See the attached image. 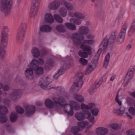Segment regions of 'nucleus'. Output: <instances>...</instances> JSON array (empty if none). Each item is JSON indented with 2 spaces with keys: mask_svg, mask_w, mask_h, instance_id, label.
<instances>
[{
  "mask_svg": "<svg viewBox=\"0 0 135 135\" xmlns=\"http://www.w3.org/2000/svg\"><path fill=\"white\" fill-rule=\"evenodd\" d=\"M59 13L61 17H66L67 14V10L64 7L60 8L59 9Z\"/></svg>",
  "mask_w": 135,
  "mask_h": 135,
  "instance_id": "473e14b6",
  "label": "nucleus"
},
{
  "mask_svg": "<svg viewBox=\"0 0 135 135\" xmlns=\"http://www.w3.org/2000/svg\"><path fill=\"white\" fill-rule=\"evenodd\" d=\"M99 111V109L97 108H95L92 110L91 112L93 115L97 116L98 115Z\"/></svg>",
  "mask_w": 135,
  "mask_h": 135,
  "instance_id": "3c124183",
  "label": "nucleus"
},
{
  "mask_svg": "<svg viewBox=\"0 0 135 135\" xmlns=\"http://www.w3.org/2000/svg\"><path fill=\"white\" fill-rule=\"evenodd\" d=\"M25 115L27 116L30 117L35 113L36 109L35 106L33 105H28L25 108Z\"/></svg>",
  "mask_w": 135,
  "mask_h": 135,
  "instance_id": "4468645a",
  "label": "nucleus"
},
{
  "mask_svg": "<svg viewBox=\"0 0 135 135\" xmlns=\"http://www.w3.org/2000/svg\"><path fill=\"white\" fill-rule=\"evenodd\" d=\"M10 101L8 99H5L3 100V103L4 104H8L10 103Z\"/></svg>",
  "mask_w": 135,
  "mask_h": 135,
  "instance_id": "0e129e2a",
  "label": "nucleus"
},
{
  "mask_svg": "<svg viewBox=\"0 0 135 135\" xmlns=\"http://www.w3.org/2000/svg\"><path fill=\"white\" fill-rule=\"evenodd\" d=\"M135 31V19H134L133 22L131 25L128 31L129 35H131Z\"/></svg>",
  "mask_w": 135,
  "mask_h": 135,
  "instance_id": "72a5a7b5",
  "label": "nucleus"
},
{
  "mask_svg": "<svg viewBox=\"0 0 135 135\" xmlns=\"http://www.w3.org/2000/svg\"><path fill=\"white\" fill-rule=\"evenodd\" d=\"M27 27V24L25 23H22L19 27L18 29H21L24 30H26V29Z\"/></svg>",
  "mask_w": 135,
  "mask_h": 135,
  "instance_id": "5fc2aeb1",
  "label": "nucleus"
},
{
  "mask_svg": "<svg viewBox=\"0 0 135 135\" xmlns=\"http://www.w3.org/2000/svg\"><path fill=\"white\" fill-rule=\"evenodd\" d=\"M110 56V54L109 53H107L105 56L104 61H109Z\"/></svg>",
  "mask_w": 135,
  "mask_h": 135,
  "instance_id": "052dcab7",
  "label": "nucleus"
},
{
  "mask_svg": "<svg viewBox=\"0 0 135 135\" xmlns=\"http://www.w3.org/2000/svg\"><path fill=\"white\" fill-rule=\"evenodd\" d=\"M40 0H32L31 8L30 15L33 16L36 15L39 8Z\"/></svg>",
  "mask_w": 135,
  "mask_h": 135,
  "instance_id": "9b49d317",
  "label": "nucleus"
},
{
  "mask_svg": "<svg viewBox=\"0 0 135 135\" xmlns=\"http://www.w3.org/2000/svg\"><path fill=\"white\" fill-rule=\"evenodd\" d=\"M0 122L4 123L6 122L7 120V116L5 115L7 112V109L5 107L1 106L0 107Z\"/></svg>",
  "mask_w": 135,
  "mask_h": 135,
  "instance_id": "f8f14e48",
  "label": "nucleus"
},
{
  "mask_svg": "<svg viewBox=\"0 0 135 135\" xmlns=\"http://www.w3.org/2000/svg\"><path fill=\"white\" fill-rule=\"evenodd\" d=\"M79 33H76L73 34L72 36V39L74 43L76 44H79L81 40L79 39L80 35Z\"/></svg>",
  "mask_w": 135,
  "mask_h": 135,
  "instance_id": "5701e85b",
  "label": "nucleus"
},
{
  "mask_svg": "<svg viewBox=\"0 0 135 135\" xmlns=\"http://www.w3.org/2000/svg\"><path fill=\"white\" fill-rule=\"evenodd\" d=\"M52 81L49 77L46 76L40 79L38 85L43 89L47 90L49 89L47 88L48 85Z\"/></svg>",
  "mask_w": 135,
  "mask_h": 135,
  "instance_id": "9d476101",
  "label": "nucleus"
},
{
  "mask_svg": "<svg viewBox=\"0 0 135 135\" xmlns=\"http://www.w3.org/2000/svg\"><path fill=\"white\" fill-rule=\"evenodd\" d=\"M97 57H95L94 59L95 60H94L91 62L89 64L86 68V74H89L93 71L96 68V64L97 62V61L98 60L96 59Z\"/></svg>",
  "mask_w": 135,
  "mask_h": 135,
  "instance_id": "dca6fc26",
  "label": "nucleus"
},
{
  "mask_svg": "<svg viewBox=\"0 0 135 135\" xmlns=\"http://www.w3.org/2000/svg\"><path fill=\"white\" fill-rule=\"evenodd\" d=\"M109 62L108 61H104L103 65V66L104 67L106 68L107 67L108 64Z\"/></svg>",
  "mask_w": 135,
  "mask_h": 135,
  "instance_id": "69168bd1",
  "label": "nucleus"
},
{
  "mask_svg": "<svg viewBox=\"0 0 135 135\" xmlns=\"http://www.w3.org/2000/svg\"><path fill=\"white\" fill-rule=\"evenodd\" d=\"M8 34L6 32L4 31H2L1 35V44H3L4 45H7L8 42Z\"/></svg>",
  "mask_w": 135,
  "mask_h": 135,
  "instance_id": "f3484780",
  "label": "nucleus"
},
{
  "mask_svg": "<svg viewBox=\"0 0 135 135\" xmlns=\"http://www.w3.org/2000/svg\"><path fill=\"white\" fill-rule=\"evenodd\" d=\"M84 37L82 38V40H83V43L84 44H82L80 47L81 49L88 52L89 54H90L92 50L91 47L90 46L85 44H87L90 45H92L94 43L95 40H84Z\"/></svg>",
  "mask_w": 135,
  "mask_h": 135,
  "instance_id": "423d86ee",
  "label": "nucleus"
},
{
  "mask_svg": "<svg viewBox=\"0 0 135 135\" xmlns=\"http://www.w3.org/2000/svg\"><path fill=\"white\" fill-rule=\"evenodd\" d=\"M31 53L32 56L35 57L37 58L40 54V51L39 49L36 47L32 49Z\"/></svg>",
  "mask_w": 135,
  "mask_h": 135,
  "instance_id": "cd10ccee",
  "label": "nucleus"
},
{
  "mask_svg": "<svg viewBox=\"0 0 135 135\" xmlns=\"http://www.w3.org/2000/svg\"><path fill=\"white\" fill-rule=\"evenodd\" d=\"M109 42L108 38L105 37L104 38L100 45V48L99 49L95 55V57H97V60L98 59L102 49H105L108 47V46L109 44Z\"/></svg>",
  "mask_w": 135,
  "mask_h": 135,
  "instance_id": "1a4fd4ad",
  "label": "nucleus"
},
{
  "mask_svg": "<svg viewBox=\"0 0 135 135\" xmlns=\"http://www.w3.org/2000/svg\"><path fill=\"white\" fill-rule=\"evenodd\" d=\"M61 3L63 4L67 10L71 11L73 9L74 7L73 4L71 3L68 2L63 1L61 2Z\"/></svg>",
  "mask_w": 135,
  "mask_h": 135,
  "instance_id": "a878e982",
  "label": "nucleus"
},
{
  "mask_svg": "<svg viewBox=\"0 0 135 135\" xmlns=\"http://www.w3.org/2000/svg\"><path fill=\"white\" fill-rule=\"evenodd\" d=\"M85 117L88 119L92 124L94 123V117L91 115L90 113L88 111L84 110L80 112H77L75 114V118L79 121L84 120Z\"/></svg>",
  "mask_w": 135,
  "mask_h": 135,
  "instance_id": "f257e3e1",
  "label": "nucleus"
},
{
  "mask_svg": "<svg viewBox=\"0 0 135 135\" xmlns=\"http://www.w3.org/2000/svg\"><path fill=\"white\" fill-rule=\"evenodd\" d=\"M84 51V50H80L79 51L78 54L80 56L84 58H86L88 57V54H89Z\"/></svg>",
  "mask_w": 135,
  "mask_h": 135,
  "instance_id": "37998d69",
  "label": "nucleus"
},
{
  "mask_svg": "<svg viewBox=\"0 0 135 135\" xmlns=\"http://www.w3.org/2000/svg\"><path fill=\"white\" fill-rule=\"evenodd\" d=\"M88 110H90L91 109L94 108L95 106V104L93 103H89L88 105Z\"/></svg>",
  "mask_w": 135,
  "mask_h": 135,
  "instance_id": "4d7b16f0",
  "label": "nucleus"
},
{
  "mask_svg": "<svg viewBox=\"0 0 135 135\" xmlns=\"http://www.w3.org/2000/svg\"><path fill=\"white\" fill-rule=\"evenodd\" d=\"M118 93L115 98L116 102L117 103L118 106L117 108L114 109V113L118 115H122L125 113L126 108L122 104L121 101L118 99Z\"/></svg>",
  "mask_w": 135,
  "mask_h": 135,
  "instance_id": "6e6552de",
  "label": "nucleus"
},
{
  "mask_svg": "<svg viewBox=\"0 0 135 135\" xmlns=\"http://www.w3.org/2000/svg\"><path fill=\"white\" fill-rule=\"evenodd\" d=\"M39 64V63L40 65H43L44 63V61L43 60L41 59H38Z\"/></svg>",
  "mask_w": 135,
  "mask_h": 135,
  "instance_id": "338daca9",
  "label": "nucleus"
},
{
  "mask_svg": "<svg viewBox=\"0 0 135 135\" xmlns=\"http://www.w3.org/2000/svg\"><path fill=\"white\" fill-rule=\"evenodd\" d=\"M86 38L88 39H90V40H94L93 39L95 37L94 35L91 34H89L87 35L86 36Z\"/></svg>",
  "mask_w": 135,
  "mask_h": 135,
  "instance_id": "6e6d98bb",
  "label": "nucleus"
},
{
  "mask_svg": "<svg viewBox=\"0 0 135 135\" xmlns=\"http://www.w3.org/2000/svg\"><path fill=\"white\" fill-rule=\"evenodd\" d=\"M13 0H0V10L6 15L10 11L11 5Z\"/></svg>",
  "mask_w": 135,
  "mask_h": 135,
  "instance_id": "f03ea898",
  "label": "nucleus"
},
{
  "mask_svg": "<svg viewBox=\"0 0 135 135\" xmlns=\"http://www.w3.org/2000/svg\"><path fill=\"white\" fill-rule=\"evenodd\" d=\"M53 63L52 61V60L50 59L47 61L46 62V65H48L49 66H51Z\"/></svg>",
  "mask_w": 135,
  "mask_h": 135,
  "instance_id": "e2e57ef3",
  "label": "nucleus"
},
{
  "mask_svg": "<svg viewBox=\"0 0 135 135\" xmlns=\"http://www.w3.org/2000/svg\"><path fill=\"white\" fill-rule=\"evenodd\" d=\"M26 33V30H24L21 28H18L17 34L16 39L18 43L20 44L23 41Z\"/></svg>",
  "mask_w": 135,
  "mask_h": 135,
  "instance_id": "ddd939ff",
  "label": "nucleus"
},
{
  "mask_svg": "<svg viewBox=\"0 0 135 135\" xmlns=\"http://www.w3.org/2000/svg\"><path fill=\"white\" fill-rule=\"evenodd\" d=\"M128 26V25L127 23L123 25L120 32L116 37V40L119 44H121L124 41L126 33Z\"/></svg>",
  "mask_w": 135,
  "mask_h": 135,
  "instance_id": "0eeeda50",
  "label": "nucleus"
},
{
  "mask_svg": "<svg viewBox=\"0 0 135 135\" xmlns=\"http://www.w3.org/2000/svg\"><path fill=\"white\" fill-rule=\"evenodd\" d=\"M9 89V87L7 85H5L3 86V90L5 91H8Z\"/></svg>",
  "mask_w": 135,
  "mask_h": 135,
  "instance_id": "680f3d73",
  "label": "nucleus"
},
{
  "mask_svg": "<svg viewBox=\"0 0 135 135\" xmlns=\"http://www.w3.org/2000/svg\"><path fill=\"white\" fill-rule=\"evenodd\" d=\"M38 61L36 59H33L31 61L29 67L32 68L33 69L37 68L38 66Z\"/></svg>",
  "mask_w": 135,
  "mask_h": 135,
  "instance_id": "2f4dec72",
  "label": "nucleus"
},
{
  "mask_svg": "<svg viewBox=\"0 0 135 135\" xmlns=\"http://www.w3.org/2000/svg\"><path fill=\"white\" fill-rule=\"evenodd\" d=\"M72 20L74 21V23L75 24L79 25L81 23V21L80 20H75L74 18H72Z\"/></svg>",
  "mask_w": 135,
  "mask_h": 135,
  "instance_id": "bf43d9fd",
  "label": "nucleus"
},
{
  "mask_svg": "<svg viewBox=\"0 0 135 135\" xmlns=\"http://www.w3.org/2000/svg\"><path fill=\"white\" fill-rule=\"evenodd\" d=\"M68 97L66 94H64L57 97H53L52 100L54 103L57 106H60L66 109L68 105V103L66 101V99Z\"/></svg>",
  "mask_w": 135,
  "mask_h": 135,
  "instance_id": "7ed1b4c3",
  "label": "nucleus"
},
{
  "mask_svg": "<svg viewBox=\"0 0 135 135\" xmlns=\"http://www.w3.org/2000/svg\"><path fill=\"white\" fill-rule=\"evenodd\" d=\"M110 126L111 128L115 130L119 129L121 127V126L120 124L116 123L110 124Z\"/></svg>",
  "mask_w": 135,
  "mask_h": 135,
  "instance_id": "79ce46f5",
  "label": "nucleus"
},
{
  "mask_svg": "<svg viewBox=\"0 0 135 135\" xmlns=\"http://www.w3.org/2000/svg\"><path fill=\"white\" fill-rule=\"evenodd\" d=\"M69 106H67L66 109H64V111L69 115L72 116L74 114L73 109L77 111L80 109V106L76 102L71 101L69 103Z\"/></svg>",
  "mask_w": 135,
  "mask_h": 135,
  "instance_id": "39448f33",
  "label": "nucleus"
},
{
  "mask_svg": "<svg viewBox=\"0 0 135 135\" xmlns=\"http://www.w3.org/2000/svg\"><path fill=\"white\" fill-rule=\"evenodd\" d=\"M60 3L57 1H54L50 2L48 7L50 10H55L57 9L60 6Z\"/></svg>",
  "mask_w": 135,
  "mask_h": 135,
  "instance_id": "a211bd4d",
  "label": "nucleus"
},
{
  "mask_svg": "<svg viewBox=\"0 0 135 135\" xmlns=\"http://www.w3.org/2000/svg\"><path fill=\"white\" fill-rule=\"evenodd\" d=\"M108 132V129L100 127L97 129L96 133L98 135H104Z\"/></svg>",
  "mask_w": 135,
  "mask_h": 135,
  "instance_id": "393cba45",
  "label": "nucleus"
},
{
  "mask_svg": "<svg viewBox=\"0 0 135 135\" xmlns=\"http://www.w3.org/2000/svg\"><path fill=\"white\" fill-rule=\"evenodd\" d=\"M54 17L55 20L57 22L60 23L63 22V19L59 15L57 14H55L54 15Z\"/></svg>",
  "mask_w": 135,
  "mask_h": 135,
  "instance_id": "a19ab883",
  "label": "nucleus"
},
{
  "mask_svg": "<svg viewBox=\"0 0 135 135\" xmlns=\"http://www.w3.org/2000/svg\"><path fill=\"white\" fill-rule=\"evenodd\" d=\"M134 107H130L128 110L129 113L131 115H135V104Z\"/></svg>",
  "mask_w": 135,
  "mask_h": 135,
  "instance_id": "09e8293b",
  "label": "nucleus"
},
{
  "mask_svg": "<svg viewBox=\"0 0 135 135\" xmlns=\"http://www.w3.org/2000/svg\"><path fill=\"white\" fill-rule=\"evenodd\" d=\"M102 80L96 81L90 87L89 92L90 94H92L95 91L96 89L98 88L101 84Z\"/></svg>",
  "mask_w": 135,
  "mask_h": 135,
  "instance_id": "6ab92c4d",
  "label": "nucleus"
},
{
  "mask_svg": "<svg viewBox=\"0 0 135 135\" xmlns=\"http://www.w3.org/2000/svg\"><path fill=\"white\" fill-rule=\"evenodd\" d=\"M83 74L81 73L78 74L76 80L70 89V91L72 92H76L80 89L83 83Z\"/></svg>",
  "mask_w": 135,
  "mask_h": 135,
  "instance_id": "20e7f679",
  "label": "nucleus"
},
{
  "mask_svg": "<svg viewBox=\"0 0 135 135\" xmlns=\"http://www.w3.org/2000/svg\"><path fill=\"white\" fill-rule=\"evenodd\" d=\"M81 108L83 110H85V109L88 110V105L84 104L82 103L81 104Z\"/></svg>",
  "mask_w": 135,
  "mask_h": 135,
  "instance_id": "13d9d810",
  "label": "nucleus"
},
{
  "mask_svg": "<svg viewBox=\"0 0 135 135\" xmlns=\"http://www.w3.org/2000/svg\"><path fill=\"white\" fill-rule=\"evenodd\" d=\"M45 104L46 107L49 109H52L55 106L52 101L49 99L45 100Z\"/></svg>",
  "mask_w": 135,
  "mask_h": 135,
  "instance_id": "7c9ffc66",
  "label": "nucleus"
},
{
  "mask_svg": "<svg viewBox=\"0 0 135 135\" xmlns=\"http://www.w3.org/2000/svg\"><path fill=\"white\" fill-rule=\"evenodd\" d=\"M35 73L37 75H41L44 72L43 68L41 66H38L37 68L33 69Z\"/></svg>",
  "mask_w": 135,
  "mask_h": 135,
  "instance_id": "c9c22d12",
  "label": "nucleus"
},
{
  "mask_svg": "<svg viewBox=\"0 0 135 135\" xmlns=\"http://www.w3.org/2000/svg\"><path fill=\"white\" fill-rule=\"evenodd\" d=\"M127 135H134L135 133V131L133 129L128 130L126 132Z\"/></svg>",
  "mask_w": 135,
  "mask_h": 135,
  "instance_id": "864d4df0",
  "label": "nucleus"
},
{
  "mask_svg": "<svg viewBox=\"0 0 135 135\" xmlns=\"http://www.w3.org/2000/svg\"><path fill=\"white\" fill-rule=\"evenodd\" d=\"M73 97L74 99L78 102H83L84 101L83 97L80 94L74 93L73 95Z\"/></svg>",
  "mask_w": 135,
  "mask_h": 135,
  "instance_id": "c756f323",
  "label": "nucleus"
},
{
  "mask_svg": "<svg viewBox=\"0 0 135 135\" xmlns=\"http://www.w3.org/2000/svg\"><path fill=\"white\" fill-rule=\"evenodd\" d=\"M44 19L45 21L49 23H52L54 21L53 16L50 13H46L45 15Z\"/></svg>",
  "mask_w": 135,
  "mask_h": 135,
  "instance_id": "bb28decb",
  "label": "nucleus"
},
{
  "mask_svg": "<svg viewBox=\"0 0 135 135\" xmlns=\"http://www.w3.org/2000/svg\"><path fill=\"white\" fill-rule=\"evenodd\" d=\"M17 112L19 114H22L24 112L23 109L20 106H17L16 107Z\"/></svg>",
  "mask_w": 135,
  "mask_h": 135,
  "instance_id": "de8ad7c7",
  "label": "nucleus"
},
{
  "mask_svg": "<svg viewBox=\"0 0 135 135\" xmlns=\"http://www.w3.org/2000/svg\"><path fill=\"white\" fill-rule=\"evenodd\" d=\"M80 130V129L78 126H75L72 127L71 131L74 135H79L78 133Z\"/></svg>",
  "mask_w": 135,
  "mask_h": 135,
  "instance_id": "58836bf2",
  "label": "nucleus"
},
{
  "mask_svg": "<svg viewBox=\"0 0 135 135\" xmlns=\"http://www.w3.org/2000/svg\"><path fill=\"white\" fill-rule=\"evenodd\" d=\"M7 45L0 44V58L3 59L4 56L6 53L5 48Z\"/></svg>",
  "mask_w": 135,
  "mask_h": 135,
  "instance_id": "c85d7f7f",
  "label": "nucleus"
},
{
  "mask_svg": "<svg viewBox=\"0 0 135 135\" xmlns=\"http://www.w3.org/2000/svg\"><path fill=\"white\" fill-rule=\"evenodd\" d=\"M40 30L42 32H49L52 30V28L51 27L47 25H43L41 27Z\"/></svg>",
  "mask_w": 135,
  "mask_h": 135,
  "instance_id": "e433bc0d",
  "label": "nucleus"
},
{
  "mask_svg": "<svg viewBox=\"0 0 135 135\" xmlns=\"http://www.w3.org/2000/svg\"><path fill=\"white\" fill-rule=\"evenodd\" d=\"M79 63L82 65H85L87 63V60L83 58H80L79 60Z\"/></svg>",
  "mask_w": 135,
  "mask_h": 135,
  "instance_id": "8fccbe9b",
  "label": "nucleus"
},
{
  "mask_svg": "<svg viewBox=\"0 0 135 135\" xmlns=\"http://www.w3.org/2000/svg\"><path fill=\"white\" fill-rule=\"evenodd\" d=\"M133 75V72L132 71H129L126 75L125 79V80H130Z\"/></svg>",
  "mask_w": 135,
  "mask_h": 135,
  "instance_id": "a18cd8bd",
  "label": "nucleus"
},
{
  "mask_svg": "<svg viewBox=\"0 0 135 135\" xmlns=\"http://www.w3.org/2000/svg\"><path fill=\"white\" fill-rule=\"evenodd\" d=\"M22 94V90L20 89H15L10 94V97L13 101L16 100L18 97L21 96Z\"/></svg>",
  "mask_w": 135,
  "mask_h": 135,
  "instance_id": "2eb2a0df",
  "label": "nucleus"
},
{
  "mask_svg": "<svg viewBox=\"0 0 135 135\" xmlns=\"http://www.w3.org/2000/svg\"><path fill=\"white\" fill-rule=\"evenodd\" d=\"M78 31L81 35H86L90 32L89 28L85 26H81L79 28Z\"/></svg>",
  "mask_w": 135,
  "mask_h": 135,
  "instance_id": "4be33fe9",
  "label": "nucleus"
},
{
  "mask_svg": "<svg viewBox=\"0 0 135 135\" xmlns=\"http://www.w3.org/2000/svg\"><path fill=\"white\" fill-rule=\"evenodd\" d=\"M88 124V122L86 121H83L78 123V126L79 127L84 128Z\"/></svg>",
  "mask_w": 135,
  "mask_h": 135,
  "instance_id": "c03bdc74",
  "label": "nucleus"
},
{
  "mask_svg": "<svg viewBox=\"0 0 135 135\" xmlns=\"http://www.w3.org/2000/svg\"><path fill=\"white\" fill-rule=\"evenodd\" d=\"M17 117L18 114L15 112H12L10 117L11 120L12 122H15L17 120Z\"/></svg>",
  "mask_w": 135,
  "mask_h": 135,
  "instance_id": "4c0bfd02",
  "label": "nucleus"
},
{
  "mask_svg": "<svg viewBox=\"0 0 135 135\" xmlns=\"http://www.w3.org/2000/svg\"><path fill=\"white\" fill-rule=\"evenodd\" d=\"M69 65L70 64L68 63L66 66H65V65L61 66L60 69L58 70L57 73H56L53 76V77L55 79H57L60 76L63 74V73L66 69L67 68H68Z\"/></svg>",
  "mask_w": 135,
  "mask_h": 135,
  "instance_id": "412c9836",
  "label": "nucleus"
},
{
  "mask_svg": "<svg viewBox=\"0 0 135 135\" xmlns=\"http://www.w3.org/2000/svg\"><path fill=\"white\" fill-rule=\"evenodd\" d=\"M33 69L30 67L26 69L25 71V77L27 79H31L33 78L34 75Z\"/></svg>",
  "mask_w": 135,
  "mask_h": 135,
  "instance_id": "aec40b11",
  "label": "nucleus"
},
{
  "mask_svg": "<svg viewBox=\"0 0 135 135\" xmlns=\"http://www.w3.org/2000/svg\"><path fill=\"white\" fill-rule=\"evenodd\" d=\"M129 94L131 96L135 98V91H134L133 92H130Z\"/></svg>",
  "mask_w": 135,
  "mask_h": 135,
  "instance_id": "774afa93",
  "label": "nucleus"
},
{
  "mask_svg": "<svg viewBox=\"0 0 135 135\" xmlns=\"http://www.w3.org/2000/svg\"><path fill=\"white\" fill-rule=\"evenodd\" d=\"M74 16L78 19H82L84 18V15L81 13L76 12L75 13Z\"/></svg>",
  "mask_w": 135,
  "mask_h": 135,
  "instance_id": "49530a36",
  "label": "nucleus"
},
{
  "mask_svg": "<svg viewBox=\"0 0 135 135\" xmlns=\"http://www.w3.org/2000/svg\"><path fill=\"white\" fill-rule=\"evenodd\" d=\"M64 25L66 28L70 30L74 31L76 30V26L73 23H66Z\"/></svg>",
  "mask_w": 135,
  "mask_h": 135,
  "instance_id": "f704fd0d",
  "label": "nucleus"
},
{
  "mask_svg": "<svg viewBox=\"0 0 135 135\" xmlns=\"http://www.w3.org/2000/svg\"><path fill=\"white\" fill-rule=\"evenodd\" d=\"M117 32V31H113L112 32L111 35L108 38L109 43L110 44L114 43L116 40V35Z\"/></svg>",
  "mask_w": 135,
  "mask_h": 135,
  "instance_id": "b1692460",
  "label": "nucleus"
},
{
  "mask_svg": "<svg viewBox=\"0 0 135 135\" xmlns=\"http://www.w3.org/2000/svg\"><path fill=\"white\" fill-rule=\"evenodd\" d=\"M127 102L128 104L130 105H133L134 104V100L131 98H128L127 99Z\"/></svg>",
  "mask_w": 135,
  "mask_h": 135,
  "instance_id": "603ef678",
  "label": "nucleus"
},
{
  "mask_svg": "<svg viewBox=\"0 0 135 135\" xmlns=\"http://www.w3.org/2000/svg\"><path fill=\"white\" fill-rule=\"evenodd\" d=\"M56 29L58 31L60 32H63L66 31V28L65 26L62 25H60L56 27Z\"/></svg>",
  "mask_w": 135,
  "mask_h": 135,
  "instance_id": "ea45409f",
  "label": "nucleus"
}]
</instances>
